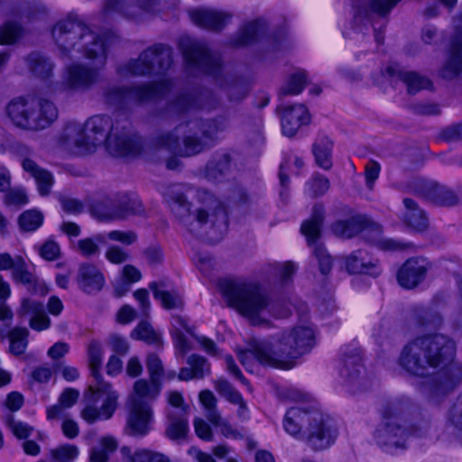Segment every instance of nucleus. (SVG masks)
<instances>
[{
  "instance_id": "nucleus-1",
  "label": "nucleus",
  "mask_w": 462,
  "mask_h": 462,
  "mask_svg": "<svg viewBox=\"0 0 462 462\" xmlns=\"http://www.w3.org/2000/svg\"><path fill=\"white\" fill-rule=\"evenodd\" d=\"M456 344L443 334L416 337L402 347L399 365L411 376L425 378L436 374L431 384L434 397L445 395L462 383V365L454 360Z\"/></svg>"
},
{
  "instance_id": "nucleus-2",
  "label": "nucleus",
  "mask_w": 462,
  "mask_h": 462,
  "mask_svg": "<svg viewBox=\"0 0 462 462\" xmlns=\"http://www.w3.org/2000/svg\"><path fill=\"white\" fill-rule=\"evenodd\" d=\"M59 144L76 155H85L105 145L113 156L136 155L142 150L141 138L131 132V124L119 113L113 116L96 115L84 124L68 123L59 137Z\"/></svg>"
},
{
  "instance_id": "nucleus-3",
  "label": "nucleus",
  "mask_w": 462,
  "mask_h": 462,
  "mask_svg": "<svg viewBox=\"0 0 462 462\" xmlns=\"http://www.w3.org/2000/svg\"><path fill=\"white\" fill-rule=\"evenodd\" d=\"M52 38L62 59H74L75 53L95 60L92 67L72 63L66 68L65 84L70 89H88L99 80V72L106 63V42L104 36L94 32L76 18L58 22L52 29Z\"/></svg>"
},
{
  "instance_id": "nucleus-4",
  "label": "nucleus",
  "mask_w": 462,
  "mask_h": 462,
  "mask_svg": "<svg viewBox=\"0 0 462 462\" xmlns=\"http://www.w3.org/2000/svg\"><path fill=\"white\" fill-rule=\"evenodd\" d=\"M188 186L173 185L167 192L168 202L180 224L192 236H206L218 243L227 231L228 217L224 203L207 189L196 191V205L187 199Z\"/></svg>"
},
{
  "instance_id": "nucleus-5",
  "label": "nucleus",
  "mask_w": 462,
  "mask_h": 462,
  "mask_svg": "<svg viewBox=\"0 0 462 462\" xmlns=\"http://www.w3.org/2000/svg\"><path fill=\"white\" fill-rule=\"evenodd\" d=\"M315 345L314 330L310 326H295L282 332L273 347L264 340L253 339L249 348L239 354V360L246 365L249 358H255L263 365L290 370L296 359L309 353Z\"/></svg>"
},
{
  "instance_id": "nucleus-6",
  "label": "nucleus",
  "mask_w": 462,
  "mask_h": 462,
  "mask_svg": "<svg viewBox=\"0 0 462 462\" xmlns=\"http://www.w3.org/2000/svg\"><path fill=\"white\" fill-rule=\"evenodd\" d=\"M219 290L227 304L247 318L254 326L269 325L265 313L276 319L291 316V309L284 301H272L255 282L239 280H221Z\"/></svg>"
},
{
  "instance_id": "nucleus-7",
  "label": "nucleus",
  "mask_w": 462,
  "mask_h": 462,
  "mask_svg": "<svg viewBox=\"0 0 462 462\" xmlns=\"http://www.w3.org/2000/svg\"><path fill=\"white\" fill-rule=\"evenodd\" d=\"M224 128L223 123L216 119L195 120L178 125L174 132L162 134L156 142L171 151L179 150L183 156H193L208 149Z\"/></svg>"
},
{
  "instance_id": "nucleus-8",
  "label": "nucleus",
  "mask_w": 462,
  "mask_h": 462,
  "mask_svg": "<svg viewBox=\"0 0 462 462\" xmlns=\"http://www.w3.org/2000/svg\"><path fill=\"white\" fill-rule=\"evenodd\" d=\"M410 408L411 402L407 399L389 401L382 408V420L374 431V439L384 450L405 448L408 429L404 417Z\"/></svg>"
},
{
  "instance_id": "nucleus-9",
  "label": "nucleus",
  "mask_w": 462,
  "mask_h": 462,
  "mask_svg": "<svg viewBox=\"0 0 462 462\" xmlns=\"http://www.w3.org/2000/svg\"><path fill=\"white\" fill-rule=\"evenodd\" d=\"M6 112L17 127L30 131L43 130L58 117V109L51 101L37 97L14 99Z\"/></svg>"
},
{
  "instance_id": "nucleus-10",
  "label": "nucleus",
  "mask_w": 462,
  "mask_h": 462,
  "mask_svg": "<svg viewBox=\"0 0 462 462\" xmlns=\"http://www.w3.org/2000/svg\"><path fill=\"white\" fill-rule=\"evenodd\" d=\"M172 87L169 79L133 87H108L104 90L105 102L117 110L149 101L167 93Z\"/></svg>"
},
{
  "instance_id": "nucleus-11",
  "label": "nucleus",
  "mask_w": 462,
  "mask_h": 462,
  "mask_svg": "<svg viewBox=\"0 0 462 462\" xmlns=\"http://www.w3.org/2000/svg\"><path fill=\"white\" fill-rule=\"evenodd\" d=\"M172 64V50L158 43L143 51L138 59L132 60L118 68L122 77L144 76L152 71L162 73L168 70Z\"/></svg>"
},
{
  "instance_id": "nucleus-12",
  "label": "nucleus",
  "mask_w": 462,
  "mask_h": 462,
  "mask_svg": "<svg viewBox=\"0 0 462 462\" xmlns=\"http://www.w3.org/2000/svg\"><path fill=\"white\" fill-rule=\"evenodd\" d=\"M88 404L81 411V418L92 424L97 420L110 419L117 408L118 394L108 383L89 386Z\"/></svg>"
},
{
  "instance_id": "nucleus-13",
  "label": "nucleus",
  "mask_w": 462,
  "mask_h": 462,
  "mask_svg": "<svg viewBox=\"0 0 462 462\" xmlns=\"http://www.w3.org/2000/svg\"><path fill=\"white\" fill-rule=\"evenodd\" d=\"M324 219V206L317 203L313 206L310 219L302 223L300 231L305 236L308 244L314 246L313 254L319 261L321 273L327 274L331 270L332 259L324 246L320 244H317V240L320 237Z\"/></svg>"
},
{
  "instance_id": "nucleus-14",
  "label": "nucleus",
  "mask_w": 462,
  "mask_h": 462,
  "mask_svg": "<svg viewBox=\"0 0 462 462\" xmlns=\"http://www.w3.org/2000/svg\"><path fill=\"white\" fill-rule=\"evenodd\" d=\"M180 45L189 66L198 68L214 78L220 76L222 69L220 58L216 54H211L204 43L189 38H183Z\"/></svg>"
},
{
  "instance_id": "nucleus-15",
  "label": "nucleus",
  "mask_w": 462,
  "mask_h": 462,
  "mask_svg": "<svg viewBox=\"0 0 462 462\" xmlns=\"http://www.w3.org/2000/svg\"><path fill=\"white\" fill-rule=\"evenodd\" d=\"M361 353L357 349L346 351L341 358L339 374L348 391L356 393L369 388Z\"/></svg>"
},
{
  "instance_id": "nucleus-16",
  "label": "nucleus",
  "mask_w": 462,
  "mask_h": 462,
  "mask_svg": "<svg viewBox=\"0 0 462 462\" xmlns=\"http://www.w3.org/2000/svg\"><path fill=\"white\" fill-rule=\"evenodd\" d=\"M312 420L302 440L313 450L326 449L335 442L337 430L332 421L319 411H314Z\"/></svg>"
},
{
  "instance_id": "nucleus-17",
  "label": "nucleus",
  "mask_w": 462,
  "mask_h": 462,
  "mask_svg": "<svg viewBox=\"0 0 462 462\" xmlns=\"http://www.w3.org/2000/svg\"><path fill=\"white\" fill-rule=\"evenodd\" d=\"M431 263L425 257L415 256L407 259L398 269V284L406 290H413L421 284L431 269Z\"/></svg>"
},
{
  "instance_id": "nucleus-18",
  "label": "nucleus",
  "mask_w": 462,
  "mask_h": 462,
  "mask_svg": "<svg viewBox=\"0 0 462 462\" xmlns=\"http://www.w3.org/2000/svg\"><path fill=\"white\" fill-rule=\"evenodd\" d=\"M157 5V0H106L103 12L106 15L118 14L128 20L137 21L143 14L154 12Z\"/></svg>"
},
{
  "instance_id": "nucleus-19",
  "label": "nucleus",
  "mask_w": 462,
  "mask_h": 462,
  "mask_svg": "<svg viewBox=\"0 0 462 462\" xmlns=\"http://www.w3.org/2000/svg\"><path fill=\"white\" fill-rule=\"evenodd\" d=\"M414 189L416 193L438 206L452 207L458 203V197L452 189L433 180H420Z\"/></svg>"
},
{
  "instance_id": "nucleus-20",
  "label": "nucleus",
  "mask_w": 462,
  "mask_h": 462,
  "mask_svg": "<svg viewBox=\"0 0 462 462\" xmlns=\"http://www.w3.org/2000/svg\"><path fill=\"white\" fill-rule=\"evenodd\" d=\"M280 115L282 134L293 137L298 130L310 122V115L303 104L292 106L281 105L277 107Z\"/></svg>"
},
{
  "instance_id": "nucleus-21",
  "label": "nucleus",
  "mask_w": 462,
  "mask_h": 462,
  "mask_svg": "<svg viewBox=\"0 0 462 462\" xmlns=\"http://www.w3.org/2000/svg\"><path fill=\"white\" fill-rule=\"evenodd\" d=\"M314 411L299 407L289 409L283 419L284 430L293 438L302 440L313 421Z\"/></svg>"
},
{
  "instance_id": "nucleus-22",
  "label": "nucleus",
  "mask_w": 462,
  "mask_h": 462,
  "mask_svg": "<svg viewBox=\"0 0 462 462\" xmlns=\"http://www.w3.org/2000/svg\"><path fill=\"white\" fill-rule=\"evenodd\" d=\"M191 21L201 28L220 31L232 18V14L212 9H196L189 13Z\"/></svg>"
},
{
  "instance_id": "nucleus-23",
  "label": "nucleus",
  "mask_w": 462,
  "mask_h": 462,
  "mask_svg": "<svg viewBox=\"0 0 462 462\" xmlns=\"http://www.w3.org/2000/svg\"><path fill=\"white\" fill-rule=\"evenodd\" d=\"M152 408L148 403L134 401L127 420L129 434L144 436L149 432L148 423L152 419Z\"/></svg>"
},
{
  "instance_id": "nucleus-24",
  "label": "nucleus",
  "mask_w": 462,
  "mask_h": 462,
  "mask_svg": "<svg viewBox=\"0 0 462 462\" xmlns=\"http://www.w3.org/2000/svg\"><path fill=\"white\" fill-rule=\"evenodd\" d=\"M385 73L390 78H397L405 83L409 94H416L422 89H430L432 82L430 79L420 75L415 71H405L399 65H389Z\"/></svg>"
},
{
  "instance_id": "nucleus-25",
  "label": "nucleus",
  "mask_w": 462,
  "mask_h": 462,
  "mask_svg": "<svg viewBox=\"0 0 462 462\" xmlns=\"http://www.w3.org/2000/svg\"><path fill=\"white\" fill-rule=\"evenodd\" d=\"M17 315L20 317L31 315L29 325L37 331L47 329L51 325V320L45 313L43 304L32 299L22 300L21 306L17 310Z\"/></svg>"
},
{
  "instance_id": "nucleus-26",
  "label": "nucleus",
  "mask_w": 462,
  "mask_h": 462,
  "mask_svg": "<svg viewBox=\"0 0 462 462\" xmlns=\"http://www.w3.org/2000/svg\"><path fill=\"white\" fill-rule=\"evenodd\" d=\"M77 282L79 287L86 293L92 294L100 291L105 284L101 271L92 263H82L78 271Z\"/></svg>"
},
{
  "instance_id": "nucleus-27",
  "label": "nucleus",
  "mask_w": 462,
  "mask_h": 462,
  "mask_svg": "<svg viewBox=\"0 0 462 462\" xmlns=\"http://www.w3.org/2000/svg\"><path fill=\"white\" fill-rule=\"evenodd\" d=\"M404 210L402 215L403 224L415 232L421 233L429 227V218L419 204L410 198L403 199Z\"/></svg>"
},
{
  "instance_id": "nucleus-28",
  "label": "nucleus",
  "mask_w": 462,
  "mask_h": 462,
  "mask_svg": "<svg viewBox=\"0 0 462 462\" xmlns=\"http://www.w3.org/2000/svg\"><path fill=\"white\" fill-rule=\"evenodd\" d=\"M410 318L416 327L423 329H437L443 323V318L439 311L422 305L413 306Z\"/></svg>"
},
{
  "instance_id": "nucleus-29",
  "label": "nucleus",
  "mask_w": 462,
  "mask_h": 462,
  "mask_svg": "<svg viewBox=\"0 0 462 462\" xmlns=\"http://www.w3.org/2000/svg\"><path fill=\"white\" fill-rule=\"evenodd\" d=\"M369 221L364 216H353L347 219L335 221L330 229L338 237L352 238L368 226Z\"/></svg>"
},
{
  "instance_id": "nucleus-30",
  "label": "nucleus",
  "mask_w": 462,
  "mask_h": 462,
  "mask_svg": "<svg viewBox=\"0 0 462 462\" xmlns=\"http://www.w3.org/2000/svg\"><path fill=\"white\" fill-rule=\"evenodd\" d=\"M167 416V426L165 436L171 440L184 439L189 431L188 414L184 410H179L177 412H169Z\"/></svg>"
},
{
  "instance_id": "nucleus-31",
  "label": "nucleus",
  "mask_w": 462,
  "mask_h": 462,
  "mask_svg": "<svg viewBox=\"0 0 462 462\" xmlns=\"http://www.w3.org/2000/svg\"><path fill=\"white\" fill-rule=\"evenodd\" d=\"M267 27L268 23L263 18L251 21L241 28L233 44L237 47L251 44L265 33Z\"/></svg>"
},
{
  "instance_id": "nucleus-32",
  "label": "nucleus",
  "mask_w": 462,
  "mask_h": 462,
  "mask_svg": "<svg viewBox=\"0 0 462 462\" xmlns=\"http://www.w3.org/2000/svg\"><path fill=\"white\" fill-rule=\"evenodd\" d=\"M23 169L34 178L38 190L42 196H46L50 193L53 184L52 174L41 168L33 160L26 159L22 161Z\"/></svg>"
},
{
  "instance_id": "nucleus-33",
  "label": "nucleus",
  "mask_w": 462,
  "mask_h": 462,
  "mask_svg": "<svg viewBox=\"0 0 462 462\" xmlns=\"http://www.w3.org/2000/svg\"><path fill=\"white\" fill-rule=\"evenodd\" d=\"M446 79L462 78V32L457 33L451 45L450 57L442 70Z\"/></svg>"
},
{
  "instance_id": "nucleus-34",
  "label": "nucleus",
  "mask_w": 462,
  "mask_h": 462,
  "mask_svg": "<svg viewBox=\"0 0 462 462\" xmlns=\"http://www.w3.org/2000/svg\"><path fill=\"white\" fill-rule=\"evenodd\" d=\"M346 268L349 273H364L372 276L379 275L375 263L366 261L361 250L353 252L346 258Z\"/></svg>"
},
{
  "instance_id": "nucleus-35",
  "label": "nucleus",
  "mask_w": 462,
  "mask_h": 462,
  "mask_svg": "<svg viewBox=\"0 0 462 462\" xmlns=\"http://www.w3.org/2000/svg\"><path fill=\"white\" fill-rule=\"evenodd\" d=\"M161 392L160 382H148L145 379H139L134 384V393L130 397L131 404L134 401L147 403L156 399Z\"/></svg>"
},
{
  "instance_id": "nucleus-36",
  "label": "nucleus",
  "mask_w": 462,
  "mask_h": 462,
  "mask_svg": "<svg viewBox=\"0 0 462 462\" xmlns=\"http://www.w3.org/2000/svg\"><path fill=\"white\" fill-rule=\"evenodd\" d=\"M118 443L112 436H105L89 450V462H108L110 456L117 449Z\"/></svg>"
},
{
  "instance_id": "nucleus-37",
  "label": "nucleus",
  "mask_w": 462,
  "mask_h": 462,
  "mask_svg": "<svg viewBox=\"0 0 462 462\" xmlns=\"http://www.w3.org/2000/svg\"><path fill=\"white\" fill-rule=\"evenodd\" d=\"M333 142L327 136L318 138L312 145V152L318 166L328 171L332 167Z\"/></svg>"
},
{
  "instance_id": "nucleus-38",
  "label": "nucleus",
  "mask_w": 462,
  "mask_h": 462,
  "mask_svg": "<svg viewBox=\"0 0 462 462\" xmlns=\"http://www.w3.org/2000/svg\"><path fill=\"white\" fill-rule=\"evenodd\" d=\"M12 278L14 282L27 286L29 291H36L38 279L36 275L29 270L27 263L21 255H16V264L12 271Z\"/></svg>"
},
{
  "instance_id": "nucleus-39",
  "label": "nucleus",
  "mask_w": 462,
  "mask_h": 462,
  "mask_svg": "<svg viewBox=\"0 0 462 462\" xmlns=\"http://www.w3.org/2000/svg\"><path fill=\"white\" fill-rule=\"evenodd\" d=\"M164 284L152 282L149 288L152 291L155 299L160 300L163 308L167 310L181 309L183 307V300L176 291H163L160 289Z\"/></svg>"
},
{
  "instance_id": "nucleus-40",
  "label": "nucleus",
  "mask_w": 462,
  "mask_h": 462,
  "mask_svg": "<svg viewBox=\"0 0 462 462\" xmlns=\"http://www.w3.org/2000/svg\"><path fill=\"white\" fill-rule=\"evenodd\" d=\"M231 157L226 153L216 156L209 161L205 169V177L210 180H217L230 171Z\"/></svg>"
},
{
  "instance_id": "nucleus-41",
  "label": "nucleus",
  "mask_w": 462,
  "mask_h": 462,
  "mask_svg": "<svg viewBox=\"0 0 462 462\" xmlns=\"http://www.w3.org/2000/svg\"><path fill=\"white\" fill-rule=\"evenodd\" d=\"M27 63L30 70L42 79H47L51 76L53 63L51 60L39 52H32L27 57Z\"/></svg>"
},
{
  "instance_id": "nucleus-42",
  "label": "nucleus",
  "mask_w": 462,
  "mask_h": 462,
  "mask_svg": "<svg viewBox=\"0 0 462 462\" xmlns=\"http://www.w3.org/2000/svg\"><path fill=\"white\" fill-rule=\"evenodd\" d=\"M141 212H143V206L138 199H130L126 195H116V212L111 216L120 220Z\"/></svg>"
},
{
  "instance_id": "nucleus-43",
  "label": "nucleus",
  "mask_w": 462,
  "mask_h": 462,
  "mask_svg": "<svg viewBox=\"0 0 462 462\" xmlns=\"http://www.w3.org/2000/svg\"><path fill=\"white\" fill-rule=\"evenodd\" d=\"M91 211L95 217L100 221L116 220V217L110 216L116 212V195L97 200L92 205Z\"/></svg>"
},
{
  "instance_id": "nucleus-44",
  "label": "nucleus",
  "mask_w": 462,
  "mask_h": 462,
  "mask_svg": "<svg viewBox=\"0 0 462 462\" xmlns=\"http://www.w3.org/2000/svg\"><path fill=\"white\" fill-rule=\"evenodd\" d=\"M88 356L91 374L96 380V384H101V383H105L99 373L103 359V349L101 343L97 340H91L88 346Z\"/></svg>"
},
{
  "instance_id": "nucleus-45",
  "label": "nucleus",
  "mask_w": 462,
  "mask_h": 462,
  "mask_svg": "<svg viewBox=\"0 0 462 462\" xmlns=\"http://www.w3.org/2000/svg\"><path fill=\"white\" fill-rule=\"evenodd\" d=\"M106 243L105 235L98 234L94 237H87L77 242V250L84 257L90 258L100 254L99 244Z\"/></svg>"
},
{
  "instance_id": "nucleus-46",
  "label": "nucleus",
  "mask_w": 462,
  "mask_h": 462,
  "mask_svg": "<svg viewBox=\"0 0 462 462\" xmlns=\"http://www.w3.org/2000/svg\"><path fill=\"white\" fill-rule=\"evenodd\" d=\"M307 84V74L305 71H299L292 74L287 83L280 89V98L289 95H299L302 92Z\"/></svg>"
},
{
  "instance_id": "nucleus-47",
  "label": "nucleus",
  "mask_w": 462,
  "mask_h": 462,
  "mask_svg": "<svg viewBox=\"0 0 462 462\" xmlns=\"http://www.w3.org/2000/svg\"><path fill=\"white\" fill-rule=\"evenodd\" d=\"M29 331L24 328H14L8 333L10 340L9 350L12 354L19 356L24 353L27 347Z\"/></svg>"
},
{
  "instance_id": "nucleus-48",
  "label": "nucleus",
  "mask_w": 462,
  "mask_h": 462,
  "mask_svg": "<svg viewBox=\"0 0 462 462\" xmlns=\"http://www.w3.org/2000/svg\"><path fill=\"white\" fill-rule=\"evenodd\" d=\"M131 336L134 339L143 340L148 344L162 345L161 336L146 321L140 322L132 331Z\"/></svg>"
},
{
  "instance_id": "nucleus-49",
  "label": "nucleus",
  "mask_w": 462,
  "mask_h": 462,
  "mask_svg": "<svg viewBox=\"0 0 462 462\" xmlns=\"http://www.w3.org/2000/svg\"><path fill=\"white\" fill-rule=\"evenodd\" d=\"M199 401L207 410V419L209 422H217L219 411L217 409V398L209 390H203L199 393Z\"/></svg>"
},
{
  "instance_id": "nucleus-50",
  "label": "nucleus",
  "mask_w": 462,
  "mask_h": 462,
  "mask_svg": "<svg viewBox=\"0 0 462 462\" xmlns=\"http://www.w3.org/2000/svg\"><path fill=\"white\" fill-rule=\"evenodd\" d=\"M43 216L37 210H28L23 212L19 217V225L24 231H34L42 224Z\"/></svg>"
},
{
  "instance_id": "nucleus-51",
  "label": "nucleus",
  "mask_w": 462,
  "mask_h": 462,
  "mask_svg": "<svg viewBox=\"0 0 462 462\" xmlns=\"http://www.w3.org/2000/svg\"><path fill=\"white\" fill-rule=\"evenodd\" d=\"M225 91L230 101L238 102L247 96L249 88L247 84L242 80H232L226 83Z\"/></svg>"
},
{
  "instance_id": "nucleus-52",
  "label": "nucleus",
  "mask_w": 462,
  "mask_h": 462,
  "mask_svg": "<svg viewBox=\"0 0 462 462\" xmlns=\"http://www.w3.org/2000/svg\"><path fill=\"white\" fill-rule=\"evenodd\" d=\"M23 32V29L16 23H6L0 28V44L14 42Z\"/></svg>"
},
{
  "instance_id": "nucleus-53",
  "label": "nucleus",
  "mask_w": 462,
  "mask_h": 462,
  "mask_svg": "<svg viewBox=\"0 0 462 462\" xmlns=\"http://www.w3.org/2000/svg\"><path fill=\"white\" fill-rule=\"evenodd\" d=\"M187 363L195 374L196 379H201L209 373V365L203 356L193 354L189 356Z\"/></svg>"
},
{
  "instance_id": "nucleus-54",
  "label": "nucleus",
  "mask_w": 462,
  "mask_h": 462,
  "mask_svg": "<svg viewBox=\"0 0 462 462\" xmlns=\"http://www.w3.org/2000/svg\"><path fill=\"white\" fill-rule=\"evenodd\" d=\"M448 423L454 430L462 432V393L449 410Z\"/></svg>"
},
{
  "instance_id": "nucleus-55",
  "label": "nucleus",
  "mask_w": 462,
  "mask_h": 462,
  "mask_svg": "<svg viewBox=\"0 0 462 462\" xmlns=\"http://www.w3.org/2000/svg\"><path fill=\"white\" fill-rule=\"evenodd\" d=\"M146 366L150 374V380L152 382H160L164 371L162 360L155 354H150L146 359Z\"/></svg>"
},
{
  "instance_id": "nucleus-56",
  "label": "nucleus",
  "mask_w": 462,
  "mask_h": 462,
  "mask_svg": "<svg viewBox=\"0 0 462 462\" xmlns=\"http://www.w3.org/2000/svg\"><path fill=\"white\" fill-rule=\"evenodd\" d=\"M54 460L66 461L75 459L79 455V448L75 445L67 444L51 450Z\"/></svg>"
},
{
  "instance_id": "nucleus-57",
  "label": "nucleus",
  "mask_w": 462,
  "mask_h": 462,
  "mask_svg": "<svg viewBox=\"0 0 462 462\" xmlns=\"http://www.w3.org/2000/svg\"><path fill=\"white\" fill-rule=\"evenodd\" d=\"M6 423L14 435L18 439L28 438L33 430L32 427L29 426L27 423L16 420L13 415L7 416Z\"/></svg>"
},
{
  "instance_id": "nucleus-58",
  "label": "nucleus",
  "mask_w": 462,
  "mask_h": 462,
  "mask_svg": "<svg viewBox=\"0 0 462 462\" xmlns=\"http://www.w3.org/2000/svg\"><path fill=\"white\" fill-rule=\"evenodd\" d=\"M106 239L119 242L124 245H131L137 241V234L133 230H113L105 235Z\"/></svg>"
},
{
  "instance_id": "nucleus-59",
  "label": "nucleus",
  "mask_w": 462,
  "mask_h": 462,
  "mask_svg": "<svg viewBox=\"0 0 462 462\" xmlns=\"http://www.w3.org/2000/svg\"><path fill=\"white\" fill-rule=\"evenodd\" d=\"M167 402L169 406L166 408V414L169 412H177L184 410L189 414V405L185 404L184 399L180 392L172 391L167 393Z\"/></svg>"
},
{
  "instance_id": "nucleus-60",
  "label": "nucleus",
  "mask_w": 462,
  "mask_h": 462,
  "mask_svg": "<svg viewBox=\"0 0 462 462\" xmlns=\"http://www.w3.org/2000/svg\"><path fill=\"white\" fill-rule=\"evenodd\" d=\"M197 105L194 97L189 94L180 95L171 105L170 110L175 114H181Z\"/></svg>"
},
{
  "instance_id": "nucleus-61",
  "label": "nucleus",
  "mask_w": 462,
  "mask_h": 462,
  "mask_svg": "<svg viewBox=\"0 0 462 462\" xmlns=\"http://www.w3.org/2000/svg\"><path fill=\"white\" fill-rule=\"evenodd\" d=\"M106 258L112 263L121 264L128 261L129 254L118 245H111L106 251Z\"/></svg>"
},
{
  "instance_id": "nucleus-62",
  "label": "nucleus",
  "mask_w": 462,
  "mask_h": 462,
  "mask_svg": "<svg viewBox=\"0 0 462 462\" xmlns=\"http://www.w3.org/2000/svg\"><path fill=\"white\" fill-rule=\"evenodd\" d=\"M40 255L47 261H54L59 258L60 249L58 243L53 240H47L39 250Z\"/></svg>"
},
{
  "instance_id": "nucleus-63",
  "label": "nucleus",
  "mask_w": 462,
  "mask_h": 462,
  "mask_svg": "<svg viewBox=\"0 0 462 462\" xmlns=\"http://www.w3.org/2000/svg\"><path fill=\"white\" fill-rule=\"evenodd\" d=\"M378 245L380 248L388 251H404L414 248V245L412 243H403L393 238L381 239L379 240Z\"/></svg>"
},
{
  "instance_id": "nucleus-64",
  "label": "nucleus",
  "mask_w": 462,
  "mask_h": 462,
  "mask_svg": "<svg viewBox=\"0 0 462 462\" xmlns=\"http://www.w3.org/2000/svg\"><path fill=\"white\" fill-rule=\"evenodd\" d=\"M310 186L313 196L318 197L325 194L328 190L330 183L328 178L316 174L310 182Z\"/></svg>"
}]
</instances>
